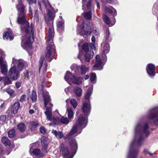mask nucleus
<instances>
[{
  "label": "nucleus",
  "mask_w": 158,
  "mask_h": 158,
  "mask_svg": "<svg viewBox=\"0 0 158 158\" xmlns=\"http://www.w3.org/2000/svg\"><path fill=\"white\" fill-rule=\"evenodd\" d=\"M42 3L47 9L48 20H46L45 22L48 26V38L46 41L47 45L46 47L45 55L44 58L41 57L39 61V72L41 69L44 60L45 61L51 62L56 54V48L53 42V38L54 35V31L53 26V21L55 17V13L58 10H56L52 6L48 0H38L37 4L39 8L42 11Z\"/></svg>",
  "instance_id": "f257e3e1"
},
{
  "label": "nucleus",
  "mask_w": 158,
  "mask_h": 158,
  "mask_svg": "<svg viewBox=\"0 0 158 158\" xmlns=\"http://www.w3.org/2000/svg\"><path fill=\"white\" fill-rule=\"evenodd\" d=\"M149 128V123L144 120L136 123L134 128V138L130 145L127 158H137L138 147L143 145L145 137H148L150 135Z\"/></svg>",
  "instance_id": "f03ea898"
},
{
  "label": "nucleus",
  "mask_w": 158,
  "mask_h": 158,
  "mask_svg": "<svg viewBox=\"0 0 158 158\" xmlns=\"http://www.w3.org/2000/svg\"><path fill=\"white\" fill-rule=\"evenodd\" d=\"M91 110L90 101H85L83 104L82 110L85 115L83 116L82 115H80L77 120V122L73 125L72 129L69 132V134H73L78 129H80L78 134H80L82 129L87 125L88 116Z\"/></svg>",
  "instance_id": "7ed1b4c3"
},
{
  "label": "nucleus",
  "mask_w": 158,
  "mask_h": 158,
  "mask_svg": "<svg viewBox=\"0 0 158 158\" xmlns=\"http://www.w3.org/2000/svg\"><path fill=\"white\" fill-rule=\"evenodd\" d=\"M78 131H77L73 134L70 135L69 132L66 135V139L69 140V145L71 151L69 150L68 148L64 144L62 143L60 145V152L63 155L64 158H73L76 153L77 149V144L75 138L73 137V135L75 134H77L75 136L79 134Z\"/></svg>",
  "instance_id": "20e7f679"
},
{
  "label": "nucleus",
  "mask_w": 158,
  "mask_h": 158,
  "mask_svg": "<svg viewBox=\"0 0 158 158\" xmlns=\"http://www.w3.org/2000/svg\"><path fill=\"white\" fill-rule=\"evenodd\" d=\"M23 28H22L20 26L22 32L24 33V36H22V37L21 45L22 47L31 48V44L34 40L33 37V27L34 25L31 23L30 27L29 25L27 27L25 25H23Z\"/></svg>",
  "instance_id": "39448f33"
},
{
  "label": "nucleus",
  "mask_w": 158,
  "mask_h": 158,
  "mask_svg": "<svg viewBox=\"0 0 158 158\" xmlns=\"http://www.w3.org/2000/svg\"><path fill=\"white\" fill-rule=\"evenodd\" d=\"M14 2L15 0H12ZM18 2V4H16L17 9L18 11V18L17 22L18 23L20 24L22 28H23V25H25L27 27L29 25L26 19V10L25 6L22 3L21 0H16Z\"/></svg>",
  "instance_id": "423d86ee"
},
{
  "label": "nucleus",
  "mask_w": 158,
  "mask_h": 158,
  "mask_svg": "<svg viewBox=\"0 0 158 158\" xmlns=\"http://www.w3.org/2000/svg\"><path fill=\"white\" fill-rule=\"evenodd\" d=\"M43 97L44 99V105L45 107H46V110L45 111L44 113L47 117V119L50 121L53 120L54 121V118H52V109L51 107L48 106H47V105H49L51 107L53 106V105L50 102V98L48 95V92L45 93V94L43 95ZM56 119H58V118H56ZM56 119V118H55Z\"/></svg>",
  "instance_id": "0eeeda50"
},
{
  "label": "nucleus",
  "mask_w": 158,
  "mask_h": 158,
  "mask_svg": "<svg viewBox=\"0 0 158 158\" xmlns=\"http://www.w3.org/2000/svg\"><path fill=\"white\" fill-rule=\"evenodd\" d=\"M91 28L90 23L89 22H87L85 24L84 23H79L77 30V33L85 37L91 34Z\"/></svg>",
  "instance_id": "6e6552de"
},
{
  "label": "nucleus",
  "mask_w": 158,
  "mask_h": 158,
  "mask_svg": "<svg viewBox=\"0 0 158 158\" xmlns=\"http://www.w3.org/2000/svg\"><path fill=\"white\" fill-rule=\"evenodd\" d=\"M64 78L67 82L71 80L73 84L77 85L82 84L83 79L82 77H76L73 75L69 71L67 72Z\"/></svg>",
  "instance_id": "1a4fd4ad"
},
{
  "label": "nucleus",
  "mask_w": 158,
  "mask_h": 158,
  "mask_svg": "<svg viewBox=\"0 0 158 158\" xmlns=\"http://www.w3.org/2000/svg\"><path fill=\"white\" fill-rule=\"evenodd\" d=\"M147 118L149 119L152 120L156 119L154 123L156 125H158V110L153 108L149 110L146 116Z\"/></svg>",
  "instance_id": "9d476101"
},
{
  "label": "nucleus",
  "mask_w": 158,
  "mask_h": 158,
  "mask_svg": "<svg viewBox=\"0 0 158 158\" xmlns=\"http://www.w3.org/2000/svg\"><path fill=\"white\" fill-rule=\"evenodd\" d=\"M0 67L1 73L5 75L7 73V65L6 60H4V54L2 51L0 49Z\"/></svg>",
  "instance_id": "9b49d317"
},
{
  "label": "nucleus",
  "mask_w": 158,
  "mask_h": 158,
  "mask_svg": "<svg viewBox=\"0 0 158 158\" xmlns=\"http://www.w3.org/2000/svg\"><path fill=\"white\" fill-rule=\"evenodd\" d=\"M71 69L76 74L79 73L81 74H85L89 68L84 65H82L78 66L77 65L73 64L71 66Z\"/></svg>",
  "instance_id": "f8f14e48"
},
{
  "label": "nucleus",
  "mask_w": 158,
  "mask_h": 158,
  "mask_svg": "<svg viewBox=\"0 0 158 158\" xmlns=\"http://www.w3.org/2000/svg\"><path fill=\"white\" fill-rule=\"evenodd\" d=\"M82 48L85 52L84 56V60L85 62H89L90 59L93 56L94 52L93 51H89V46L87 43L84 44L82 45Z\"/></svg>",
  "instance_id": "ddd939ff"
},
{
  "label": "nucleus",
  "mask_w": 158,
  "mask_h": 158,
  "mask_svg": "<svg viewBox=\"0 0 158 158\" xmlns=\"http://www.w3.org/2000/svg\"><path fill=\"white\" fill-rule=\"evenodd\" d=\"M20 71L17 69L15 65H13L10 69L9 74L10 77L13 80H17L20 75Z\"/></svg>",
  "instance_id": "4468645a"
},
{
  "label": "nucleus",
  "mask_w": 158,
  "mask_h": 158,
  "mask_svg": "<svg viewBox=\"0 0 158 158\" xmlns=\"http://www.w3.org/2000/svg\"><path fill=\"white\" fill-rule=\"evenodd\" d=\"M12 63L13 64V65L15 66L17 69L19 71H21L24 67L26 62L22 59L17 60L13 58Z\"/></svg>",
  "instance_id": "2eb2a0df"
},
{
  "label": "nucleus",
  "mask_w": 158,
  "mask_h": 158,
  "mask_svg": "<svg viewBox=\"0 0 158 158\" xmlns=\"http://www.w3.org/2000/svg\"><path fill=\"white\" fill-rule=\"evenodd\" d=\"M154 65L152 64H148L146 67L148 74L151 77H153L155 74V68Z\"/></svg>",
  "instance_id": "dca6fc26"
},
{
  "label": "nucleus",
  "mask_w": 158,
  "mask_h": 158,
  "mask_svg": "<svg viewBox=\"0 0 158 158\" xmlns=\"http://www.w3.org/2000/svg\"><path fill=\"white\" fill-rule=\"evenodd\" d=\"M95 62L93 68L94 70H101L102 69L103 67L101 69H97L101 66L102 62L101 60L100 59V56L99 55H97L95 57Z\"/></svg>",
  "instance_id": "f3484780"
},
{
  "label": "nucleus",
  "mask_w": 158,
  "mask_h": 158,
  "mask_svg": "<svg viewBox=\"0 0 158 158\" xmlns=\"http://www.w3.org/2000/svg\"><path fill=\"white\" fill-rule=\"evenodd\" d=\"M38 125V123L37 121H32L29 123V128L33 133H35L36 132V127Z\"/></svg>",
  "instance_id": "a211bd4d"
},
{
  "label": "nucleus",
  "mask_w": 158,
  "mask_h": 158,
  "mask_svg": "<svg viewBox=\"0 0 158 158\" xmlns=\"http://www.w3.org/2000/svg\"><path fill=\"white\" fill-rule=\"evenodd\" d=\"M20 107V105L19 102H15L12 105L11 108V113L15 114L17 113Z\"/></svg>",
  "instance_id": "6ab92c4d"
},
{
  "label": "nucleus",
  "mask_w": 158,
  "mask_h": 158,
  "mask_svg": "<svg viewBox=\"0 0 158 158\" xmlns=\"http://www.w3.org/2000/svg\"><path fill=\"white\" fill-rule=\"evenodd\" d=\"M112 38L110 36V31L109 29H107L106 30V33L105 36V38L102 44V45L104 44H109L110 42L112 40Z\"/></svg>",
  "instance_id": "aec40b11"
},
{
  "label": "nucleus",
  "mask_w": 158,
  "mask_h": 158,
  "mask_svg": "<svg viewBox=\"0 0 158 158\" xmlns=\"http://www.w3.org/2000/svg\"><path fill=\"white\" fill-rule=\"evenodd\" d=\"M57 31L61 34L64 30V21L63 20L59 21L57 23Z\"/></svg>",
  "instance_id": "412c9836"
},
{
  "label": "nucleus",
  "mask_w": 158,
  "mask_h": 158,
  "mask_svg": "<svg viewBox=\"0 0 158 158\" xmlns=\"http://www.w3.org/2000/svg\"><path fill=\"white\" fill-rule=\"evenodd\" d=\"M105 10L106 12L111 14L113 17H114L117 15L116 10L112 7H106Z\"/></svg>",
  "instance_id": "4be33fe9"
},
{
  "label": "nucleus",
  "mask_w": 158,
  "mask_h": 158,
  "mask_svg": "<svg viewBox=\"0 0 158 158\" xmlns=\"http://www.w3.org/2000/svg\"><path fill=\"white\" fill-rule=\"evenodd\" d=\"M3 38L4 40H11L13 39L12 33L11 31H8L3 35Z\"/></svg>",
  "instance_id": "5701e85b"
},
{
  "label": "nucleus",
  "mask_w": 158,
  "mask_h": 158,
  "mask_svg": "<svg viewBox=\"0 0 158 158\" xmlns=\"http://www.w3.org/2000/svg\"><path fill=\"white\" fill-rule=\"evenodd\" d=\"M73 91L75 95L77 97H80L82 94V90L81 88L78 86L73 88Z\"/></svg>",
  "instance_id": "b1692460"
},
{
  "label": "nucleus",
  "mask_w": 158,
  "mask_h": 158,
  "mask_svg": "<svg viewBox=\"0 0 158 158\" xmlns=\"http://www.w3.org/2000/svg\"><path fill=\"white\" fill-rule=\"evenodd\" d=\"M52 133L56 137L59 139L62 138L64 136L63 133L62 131H57L56 130H52Z\"/></svg>",
  "instance_id": "393cba45"
},
{
  "label": "nucleus",
  "mask_w": 158,
  "mask_h": 158,
  "mask_svg": "<svg viewBox=\"0 0 158 158\" xmlns=\"http://www.w3.org/2000/svg\"><path fill=\"white\" fill-rule=\"evenodd\" d=\"M92 88H89L86 93L85 95V99L86 100H87V101H89V98L90 97L92 93Z\"/></svg>",
  "instance_id": "a878e982"
},
{
  "label": "nucleus",
  "mask_w": 158,
  "mask_h": 158,
  "mask_svg": "<svg viewBox=\"0 0 158 158\" xmlns=\"http://www.w3.org/2000/svg\"><path fill=\"white\" fill-rule=\"evenodd\" d=\"M103 18L104 21L106 24H108L110 26H112L113 25L115 22L114 23H112L110 21V18L108 17L105 14H104L103 15Z\"/></svg>",
  "instance_id": "bb28decb"
},
{
  "label": "nucleus",
  "mask_w": 158,
  "mask_h": 158,
  "mask_svg": "<svg viewBox=\"0 0 158 158\" xmlns=\"http://www.w3.org/2000/svg\"><path fill=\"white\" fill-rule=\"evenodd\" d=\"M1 141L2 143L6 146H9L11 144V142L6 137L4 136L2 137Z\"/></svg>",
  "instance_id": "cd10ccee"
},
{
  "label": "nucleus",
  "mask_w": 158,
  "mask_h": 158,
  "mask_svg": "<svg viewBox=\"0 0 158 158\" xmlns=\"http://www.w3.org/2000/svg\"><path fill=\"white\" fill-rule=\"evenodd\" d=\"M90 82L93 84H95L96 82V75L95 73H92L90 75Z\"/></svg>",
  "instance_id": "c85d7f7f"
},
{
  "label": "nucleus",
  "mask_w": 158,
  "mask_h": 158,
  "mask_svg": "<svg viewBox=\"0 0 158 158\" xmlns=\"http://www.w3.org/2000/svg\"><path fill=\"white\" fill-rule=\"evenodd\" d=\"M17 127L21 132L24 131L26 129V126L25 124L23 123L18 124L17 125Z\"/></svg>",
  "instance_id": "c756f323"
},
{
  "label": "nucleus",
  "mask_w": 158,
  "mask_h": 158,
  "mask_svg": "<svg viewBox=\"0 0 158 158\" xmlns=\"http://www.w3.org/2000/svg\"><path fill=\"white\" fill-rule=\"evenodd\" d=\"M69 101L73 107L74 108H76L77 105V102L76 100L74 99H71L70 100L69 99H67L66 100V102L67 103Z\"/></svg>",
  "instance_id": "7c9ffc66"
},
{
  "label": "nucleus",
  "mask_w": 158,
  "mask_h": 158,
  "mask_svg": "<svg viewBox=\"0 0 158 158\" xmlns=\"http://www.w3.org/2000/svg\"><path fill=\"white\" fill-rule=\"evenodd\" d=\"M66 113H68V116L69 119H71L73 117V113L71 108H67Z\"/></svg>",
  "instance_id": "2f4dec72"
},
{
  "label": "nucleus",
  "mask_w": 158,
  "mask_h": 158,
  "mask_svg": "<svg viewBox=\"0 0 158 158\" xmlns=\"http://www.w3.org/2000/svg\"><path fill=\"white\" fill-rule=\"evenodd\" d=\"M104 45L103 47V52L104 53H106L109 52L110 47L109 44H104Z\"/></svg>",
  "instance_id": "473e14b6"
},
{
  "label": "nucleus",
  "mask_w": 158,
  "mask_h": 158,
  "mask_svg": "<svg viewBox=\"0 0 158 158\" xmlns=\"http://www.w3.org/2000/svg\"><path fill=\"white\" fill-rule=\"evenodd\" d=\"M84 18L87 20H89L92 18L91 11H90L88 12H85L84 13Z\"/></svg>",
  "instance_id": "72a5a7b5"
},
{
  "label": "nucleus",
  "mask_w": 158,
  "mask_h": 158,
  "mask_svg": "<svg viewBox=\"0 0 158 158\" xmlns=\"http://www.w3.org/2000/svg\"><path fill=\"white\" fill-rule=\"evenodd\" d=\"M3 81L5 85L11 84V81L10 79L8 77L6 76L3 77Z\"/></svg>",
  "instance_id": "f704fd0d"
},
{
  "label": "nucleus",
  "mask_w": 158,
  "mask_h": 158,
  "mask_svg": "<svg viewBox=\"0 0 158 158\" xmlns=\"http://www.w3.org/2000/svg\"><path fill=\"white\" fill-rule=\"evenodd\" d=\"M8 136L10 138L14 137L15 135V132L14 129H12L9 131L8 133Z\"/></svg>",
  "instance_id": "c9c22d12"
},
{
  "label": "nucleus",
  "mask_w": 158,
  "mask_h": 158,
  "mask_svg": "<svg viewBox=\"0 0 158 158\" xmlns=\"http://www.w3.org/2000/svg\"><path fill=\"white\" fill-rule=\"evenodd\" d=\"M31 98L32 100V102H36L37 99V95L35 92L33 91L31 95Z\"/></svg>",
  "instance_id": "e433bc0d"
},
{
  "label": "nucleus",
  "mask_w": 158,
  "mask_h": 158,
  "mask_svg": "<svg viewBox=\"0 0 158 158\" xmlns=\"http://www.w3.org/2000/svg\"><path fill=\"white\" fill-rule=\"evenodd\" d=\"M6 91L10 96L13 97L15 96L14 91L12 89L10 88L7 89H6Z\"/></svg>",
  "instance_id": "4c0bfd02"
},
{
  "label": "nucleus",
  "mask_w": 158,
  "mask_h": 158,
  "mask_svg": "<svg viewBox=\"0 0 158 158\" xmlns=\"http://www.w3.org/2000/svg\"><path fill=\"white\" fill-rule=\"evenodd\" d=\"M61 123L65 124H67L69 122V120L66 117H62L60 120Z\"/></svg>",
  "instance_id": "58836bf2"
},
{
  "label": "nucleus",
  "mask_w": 158,
  "mask_h": 158,
  "mask_svg": "<svg viewBox=\"0 0 158 158\" xmlns=\"http://www.w3.org/2000/svg\"><path fill=\"white\" fill-rule=\"evenodd\" d=\"M41 144L42 146L43 149L46 151L48 147L47 142L45 140H41Z\"/></svg>",
  "instance_id": "ea45409f"
},
{
  "label": "nucleus",
  "mask_w": 158,
  "mask_h": 158,
  "mask_svg": "<svg viewBox=\"0 0 158 158\" xmlns=\"http://www.w3.org/2000/svg\"><path fill=\"white\" fill-rule=\"evenodd\" d=\"M33 154L35 156L39 155L41 152L40 150L38 148L34 149L32 151Z\"/></svg>",
  "instance_id": "a19ab883"
},
{
  "label": "nucleus",
  "mask_w": 158,
  "mask_h": 158,
  "mask_svg": "<svg viewBox=\"0 0 158 158\" xmlns=\"http://www.w3.org/2000/svg\"><path fill=\"white\" fill-rule=\"evenodd\" d=\"M6 116L5 115L1 116L0 117V123L3 124L6 121Z\"/></svg>",
  "instance_id": "79ce46f5"
},
{
  "label": "nucleus",
  "mask_w": 158,
  "mask_h": 158,
  "mask_svg": "<svg viewBox=\"0 0 158 158\" xmlns=\"http://www.w3.org/2000/svg\"><path fill=\"white\" fill-rule=\"evenodd\" d=\"M38 11L37 10H35V11L34 16L35 19L37 23H38L39 20V18L38 17Z\"/></svg>",
  "instance_id": "37998d69"
},
{
  "label": "nucleus",
  "mask_w": 158,
  "mask_h": 158,
  "mask_svg": "<svg viewBox=\"0 0 158 158\" xmlns=\"http://www.w3.org/2000/svg\"><path fill=\"white\" fill-rule=\"evenodd\" d=\"M26 96L25 94L22 95L19 99V101L21 102L25 101Z\"/></svg>",
  "instance_id": "c03bdc74"
},
{
  "label": "nucleus",
  "mask_w": 158,
  "mask_h": 158,
  "mask_svg": "<svg viewBox=\"0 0 158 158\" xmlns=\"http://www.w3.org/2000/svg\"><path fill=\"white\" fill-rule=\"evenodd\" d=\"M47 64L46 63H44L43 64L42 69L43 70V73H45L47 70Z\"/></svg>",
  "instance_id": "a18cd8bd"
},
{
  "label": "nucleus",
  "mask_w": 158,
  "mask_h": 158,
  "mask_svg": "<svg viewBox=\"0 0 158 158\" xmlns=\"http://www.w3.org/2000/svg\"><path fill=\"white\" fill-rule=\"evenodd\" d=\"M40 133L44 134L46 133V129L44 127H40Z\"/></svg>",
  "instance_id": "49530a36"
},
{
  "label": "nucleus",
  "mask_w": 158,
  "mask_h": 158,
  "mask_svg": "<svg viewBox=\"0 0 158 158\" xmlns=\"http://www.w3.org/2000/svg\"><path fill=\"white\" fill-rule=\"evenodd\" d=\"M83 55L82 54V52H80L79 55H78V58L80 59L81 61V62H83V59L82 58V56H83Z\"/></svg>",
  "instance_id": "de8ad7c7"
},
{
  "label": "nucleus",
  "mask_w": 158,
  "mask_h": 158,
  "mask_svg": "<svg viewBox=\"0 0 158 158\" xmlns=\"http://www.w3.org/2000/svg\"><path fill=\"white\" fill-rule=\"evenodd\" d=\"M113 0H101L102 2L103 3H113Z\"/></svg>",
  "instance_id": "09e8293b"
},
{
  "label": "nucleus",
  "mask_w": 158,
  "mask_h": 158,
  "mask_svg": "<svg viewBox=\"0 0 158 158\" xmlns=\"http://www.w3.org/2000/svg\"><path fill=\"white\" fill-rule=\"evenodd\" d=\"M143 153L145 155L149 154L150 155H152L153 154L151 153L147 149H144Z\"/></svg>",
  "instance_id": "8fccbe9b"
},
{
  "label": "nucleus",
  "mask_w": 158,
  "mask_h": 158,
  "mask_svg": "<svg viewBox=\"0 0 158 158\" xmlns=\"http://www.w3.org/2000/svg\"><path fill=\"white\" fill-rule=\"evenodd\" d=\"M91 0H89L87 3L86 7L88 10L90 9L91 6Z\"/></svg>",
  "instance_id": "3c124183"
},
{
  "label": "nucleus",
  "mask_w": 158,
  "mask_h": 158,
  "mask_svg": "<svg viewBox=\"0 0 158 158\" xmlns=\"http://www.w3.org/2000/svg\"><path fill=\"white\" fill-rule=\"evenodd\" d=\"M24 76L26 78H27V79L29 78V72L28 71L26 70L24 72Z\"/></svg>",
  "instance_id": "603ef678"
},
{
  "label": "nucleus",
  "mask_w": 158,
  "mask_h": 158,
  "mask_svg": "<svg viewBox=\"0 0 158 158\" xmlns=\"http://www.w3.org/2000/svg\"><path fill=\"white\" fill-rule=\"evenodd\" d=\"M89 46L90 47V48H91V49L92 50H95L96 48L94 45V43H90L89 44Z\"/></svg>",
  "instance_id": "864d4df0"
},
{
  "label": "nucleus",
  "mask_w": 158,
  "mask_h": 158,
  "mask_svg": "<svg viewBox=\"0 0 158 158\" xmlns=\"http://www.w3.org/2000/svg\"><path fill=\"white\" fill-rule=\"evenodd\" d=\"M28 1L29 4L35 3H36V0H28Z\"/></svg>",
  "instance_id": "5fc2aeb1"
},
{
  "label": "nucleus",
  "mask_w": 158,
  "mask_h": 158,
  "mask_svg": "<svg viewBox=\"0 0 158 158\" xmlns=\"http://www.w3.org/2000/svg\"><path fill=\"white\" fill-rule=\"evenodd\" d=\"M156 4H154L153 6V9H152L153 13V14H154V12L156 10Z\"/></svg>",
  "instance_id": "6e6d98bb"
},
{
  "label": "nucleus",
  "mask_w": 158,
  "mask_h": 158,
  "mask_svg": "<svg viewBox=\"0 0 158 158\" xmlns=\"http://www.w3.org/2000/svg\"><path fill=\"white\" fill-rule=\"evenodd\" d=\"M91 41L93 43H92L94 44L95 43V38L94 37V36H92V38H91Z\"/></svg>",
  "instance_id": "4d7b16f0"
},
{
  "label": "nucleus",
  "mask_w": 158,
  "mask_h": 158,
  "mask_svg": "<svg viewBox=\"0 0 158 158\" xmlns=\"http://www.w3.org/2000/svg\"><path fill=\"white\" fill-rule=\"evenodd\" d=\"M103 57L104 61L106 62L107 60V57L106 55L105 54H103Z\"/></svg>",
  "instance_id": "13d9d810"
},
{
  "label": "nucleus",
  "mask_w": 158,
  "mask_h": 158,
  "mask_svg": "<svg viewBox=\"0 0 158 158\" xmlns=\"http://www.w3.org/2000/svg\"><path fill=\"white\" fill-rule=\"evenodd\" d=\"M21 85V84L17 82L16 83V86L17 88H19Z\"/></svg>",
  "instance_id": "bf43d9fd"
},
{
  "label": "nucleus",
  "mask_w": 158,
  "mask_h": 158,
  "mask_svg": "<svg viewBox=\"0 0 158 158\" xmlns=\"http://www.w3.org/2000/svg\"><path fill=\"white\" fill-rule=\"evenodd\" d=\"M95 2H96L97 6L98 7L100 8V5L99 3L98 2V0H95Z\"/></svg>",
  "instance_id": "052dcab7"
},
{
  "label": "nucleus",
  "mask_w": 158,
  "mask_h": 158,
  "mask_svg": "<svg viewBox=\"0 0 158 158\" xmlns=\"http://www.w3.org/2000/svg\"><path fill=\"white\" fill-rule=\"evenodd\" d=\"M29 113L30 114H32L34 113V111L33 109H31L29 111Z\"/></svg>",
  "instance_id": "680f3d73"
},
{
  "label": "nucleus",
  "mask_w": 158,
  "mask_h": 158,
  "mask_svg": "<svg viewBox=\"0 0 158 158\" xmlns=\"http://www.w3.org/2000/svg\"><path fill=\"white\" fill-rule=\"evenodd\" d=\"M29 14H31V15L32 14V10L31 9V7L30 6L29 8Z\"/></svg>",
  "instance_id": "e2e57ef3"
},
{
  "label": "nucleus",
  "mask_w": 158,
  "mask_h": 158,
  "mask_svg": "<svg viewBox=\"0 0 158 158\" xmlns=\"http://www.w3.org/2000/svg\"><path fill=\"white\" fill-rule=\"evenodd\" d=\"M86 0H82V8L83 9L85 3L86 1Z\"/></svg>",
  "instance_id": "0e129e2a"
},
{
  "label": "nucleus",
  "mask_w": 158,
  "mask_h": 158,
  "mask_svg": "<svg viewBox=\"0 0 158 158\" xmlns=\"http://www.w3.org/2000/svg\"><path fill=\"white\" fill-rule=\"evenodd\" d=\"M89 78V76L88 75H85V80H87Z\"/></svg>",
  "instance_id": "69168bd1"
},
{
  "label": "nucleus",
  "mask_w": 158,
  "mask_h": 158,
  "mask_svg": "<svg viewBox=\"0 0 158 158\" xmlns=\"http://www.w3.org/2000/svg\"><path fill=\"white\" fill-rule=\"evenodd\" d=\"M4 106H5L4 104V103H3L1 105L0 108H3L4 107Z\"/></svg>",
  "instance_id": "338daca9"
},
{
  "label": "nucleus",
  "mask_w": 158,
  "mask_h": 158,
  "mask_svg": "<svg viewBox=\"0 0 158 158\" xmlns=\"http://www.w3.org/2000/svg\"><path fill=\"white\" fill-rule=\"evenodd\" d=\"M34 144H31V145H30V151H31V149H32V147H33V145H34Z\"/></svg>",
  "instance_id": "774afa93"
}]
</instances>
